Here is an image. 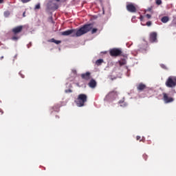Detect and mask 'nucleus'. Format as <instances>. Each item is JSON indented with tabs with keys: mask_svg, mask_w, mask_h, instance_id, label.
I'll list each match as a JSON object with an SVG mask.
<instances>
[{
	"mask_svg": "<svg viewBox=\"0 0 176 176\" xmlns=\"http://www.w3.org/2000/svg\"><path fill=\"white\" fill-rule=\"evenodd\" d=\"M91 30H93V24L89 23L84 25L78 30L72 29L63 32L61 35L63 36H68V35H71V36L73 37H78L82 36V35H85V34H87V32L91 31Z\"/></svg>",
	"mask_w": 176,
	"mask_h": 176,
	"instance_id": "nucleus-1",
	"label": "nucleus"
},
{
	"mask_svg": "<svg viewBox=\"0 0 176 176\" xmlns=\"http://www.w3.org/2000/svg\"><path fill=\"white\" fill-rule=\"evenodd\" d=\"M75 102L80 107H85V103L87 102V95L85 94H79Z\"/></svg>",
	"mask_w": 176,
	"mask_h": 176,
	"instance_id": "nucleus-2",
	"label": "nucleus"
},
{
	"mask_svg": "<svg viewBox=\"0 0 176 176\" xmlns=\"http://www.w3.org/2000/svg\"><path fill=\"white\" fill-rule=\"evenodd\" d=\"M165 85L166 87L170 89H174L176 86V77L175 76H169L166 80Z\"/></svg>",
	"mask_w": 176,
	"mask_h": 176,
	"instance_id": "nucleus-3",
	"label": "nucleus"
},
{
	"mask_svg": "<svg viewBox=\"0 0 176 176\" xmlns=\"http://www.w3.org/2000/svg\"><path fill=\"white\" fill-rule=\"evenodd\" d=\"M120 54H122V50L120 49L113 48L110 50V56L112 57H118Z\"/></svg>",
	"mask_w": 176,
	"mask_h": 176,
	"instance_id": "nucleus-4",
	"label": "nucleus"
},
{
	"mask_svg": "<svg viewBox=\"0 0 176 176\" xmlns=\"http://www.w3.org/2000/svg\"><path fill=\"white\" fill-rule=\"evenodd\" d=\"M163 100L165 104H170V102H173V101H174V98L168 97V94L166 93H163Z\"/></svg>",
	"mask_w": 176,
	"mask_h": 176,
	"instance_id": "nucleus-5",
	"label": "nucleus"
},
{
	"mask_svg": "<svg viewBox=\"0 0 176 176\" xmlns=\"http://www.w3.org/2000/svg\"><path fill=\"white\" fill-rule=\"evenodd\" d=\"M149 41L151 43H155L157 42V33L153 32L150 34Z\"/></svg>",
	"mask_w": 176,
	"mask_h": 176,
	"instance_id": "nucleus-6",
	"label": "nucleus"
},
{
	"mask_svg": "<svg viewBox=\"0 0 176 176\" xmlns=\"http://www.w3.org/2000/svg\"><path fill=\"white\" fill-rule=\"evenodd\" d=\"M126 10L131 13H135L137 12V8H135V6L133 3L126 5Z\"/></svg>",
	"mask_w": 176,
	"mask_h": 176,
	"instance_id": "nucleus-7",
	"label": "nucleus"
},
{
	"mask_svg": "<svg viewBox=\"0 0 176 176\" xmlns=\"http://www.w3.org/2000/svg\"><path fill=\"white\" fill-rule=\"evenodd\" d=\"M81 78L84 79V80H90V79H91V73L87 72L86 73L82 74Z\"/></svg>",
	"mask_w": 176,
	"mask_h": 176,
	"instance_id": "nucleus-8",
	"label": "nucleus"
},
{
	"mask_svg": "<svg viewBox=\"0 0 176 176\" xmlns=\"http://www.w3.org/2000/svg\"><path fill=\"white\" fill-rule=\"evenodd\" d=\"M21 31H23V25L15 27L12 30V32L14 35H17V34H20Z\"/></svg>",
	"mask_w": 176,
	"mask_h": 176,
	"instance_id": "nucleus-9",
	"label": "nucleus"
},
{
	"mask_svg": "<svg viewBox=\"0 0 176 176\" xmlns=\"http://www.w3.org/2000/svg\"><path fill=\"white\" fill-rule=\"evenodd\" d=\"M88 86L91 87V89H96L97 87V81L94 79H91L89 82L88 83Z\"/></svg>",
	"mask_w": 176,
	"mask_h": 176,
	"instance_id": "nucleus-10",
	"label": "nucleus"
},
{
	"mask_svg": "<svg viewBox=\"0 0 176 176\" xmlns=\"http://www.w3.org/2000/svg\"><path fill=\"white\" fill-rule=\"evenodd\" d=\"M145 89H146V85H145L143 83H140L138 86H137V89L139 91H142V90H145Z\"/></svg>",
	"mask_w": 176,
	"mask_h": 176,
	"instance_id": "nucleus-11",
	"label": "nucleus"
},
{
	"mask_svg": "<svg viewBox=\"0 0 176 176\" xmlns=\"http://www.w3.org/2000/svg\"><path fill=\"white\" fill-rule=\"evenodd\" d=\"M49 42L56 43V45H60V43H61V41H58L54 38H51L50 40H49Z\"/></svg>",
	"mask_w": 176,
	"mask_h": 176,
	"instance_id": "nucleus-12",
	"label": "nucleus"
},
{
	"mask_svg": "<svg viewBox=\"0 0 176 176\" xmlns=\"http://www.w3.org/2000/svg\"><path fill=\"white\" fill-rule=\"evenodd\" d=\"M170 20V18H168V16H163L162 19H161V21L162 23H168Z\"/></svg>",
	"mask_w": 176,
	"mask_h": 176,
	"instance_id": "nucleus-13",
	"label": "nucleus"
},
{
	"mask_svg": "<svg viewBox=\"0 0 176 176\" xmlns=\"http://www.w3.org/2000/svg\"><path fill=\"white\" fill-rule=\"evenodd\" d=\"M126 63L127 62L126 61V59H124V58L119 60V64H120V67H122V65H126Z\"/></svg>",
	"mask_w": 176,
	"mask_h": 176,
	"instance_id": "nucleus-14",
	"label": "nucleus"
},
{
	"mask_svg": "<svg viewBox=\"0 0 176 176\" xmlns=\"http://www.w3.org/2000/svg\"><path fill=\"white\" fill-rule=\"evenodd\" d=\"M104 63V60L102 59H98L96 61V65H101Z\"/></svg>",
	"mask_w": 176,
	"mask_h": 176,
	"instance_id": "nucleus-15",
	"label": "nucleus"
},
{
	"mask_svg": "<svg viewBox=\"0 0 176 176\" xmlns=\"http://www.w3.org/2000/svg\"><path fill=\"white\" fill-rule=\"evenodd\" d=\"M119 104H120V107H127V103L124 102V100H120Z\"/></svg>",
	"mask_w": 176,
	"mask_h": 176,
	"instance_id": "nucleus-16",
	"label": "nucleus"
},
{
	"mask_svg": "<svg viewBox=\"0 0 176 176\" xmlns=\"http://www.w3.org/2000/svg\"><path fill=\"white\" fill-rule=\"evenodd\" d=\"M112 94H118V92L116 90H113L109 93V96H112Z\"/></svg>",
	"mask_w": 176,
	"mask_h": 176,
	"instance_id": "nucleus-17",
	"label": "nucleus"
},
{
	"mask_svg": "<svg viewBox=\"0 0 176 176\" xmlns=\"http://www.w3.org/2000/svg\"><path fill=\"white\" fill-rule=\"evenodd\" d=\"M8 16H10V12L9 11L4 12V16L8 17Z\"/></svg>",
	"mask_w": 176,
	"mask_h": 176,
	"instance_id": "nucleus-18",
	"label": "nucleus"
},
{
	"mask_svg": "<svg viewBox=\"0 0 176 176\" xmlns=\"http://www.w3.org/2000/svg\"><path fill=\"white\" fill-rule=\"evenodd\" d=\"M48 21H50V23H52V24H54V21H53V16H50L48 19Z\"/></svg>",
	"mask_w": 176,
	"mask_h": 176,
	"instance_id": "nucleus-19",
	"label": "nucleus"
},
{
	"mask_svg": "<svg viewBox=\"0 0 176 176\" xmlns=\"http://www.w3.org/2000/svg\"><path fill=\"white\" fill-rule=\"evenodd\" d=\"M98 30L97 28H93L91 30V34H96Z\"/></svg>",
	"mask_w": 176,
	"mask_h": 176,
	"instance_id": "nucleus-20",
	"label": "nucleus"
},
{
	"mask_svg": "<svg viewBox=\"0 0 176 176\" xmlns=\"http://www.w3.org/2000/svg\"><path fill=\"white\" fill-rule=\"evenodd\" d=\"M34 9H41V4L40 3L36 4Z\"/></svg>",
	"mask_w": 176,
	"mask_h": 176,
	"instance_id": "nucleus-21",
	"label": "nucleus"
},
{
	"mask_svg": "<svg viewBox=\"0 0 176 176\" xmlns=\"http://www.w3.org/2000/svg\"><path fill=\"white\" fill-rule=\"evenodd\" d=\"M19 39V37L16 36H14L12 37V41H17Z\"/></svg>",
	"mask_w": 176,
	"mask_h": 176,
	"instance_id": "nucleus-22",
	"label": "nucleus"
},
{
	"mask_svg": "<svg viewBox=\"0 0 176 176\" xmlns=\"http://www.w3.org/2000/svg\"><path fill=\"white\" fill-rule=\"evenodd\" d=\"M157 5H162V0H156Z\"/></svg>",
	"mask_w": 176,
	"mask_h": 176,
	"instance_id": "nucleus-23",
	"label": "nucleus"
},
{
	"mask_svg": "<svg viewBox=\"0 0 176 176\" xmlns=\"http://www.w3.org/2000/svg\"><path fill=\"white\" fill-rule=\"evenodd\" d=\"M146 25H147L148 27H151V25H152V22H151V21H148V22H146Z\"/></svg>",
	"mask_w": 176,
	"mask_h": 176,
	"instance_id": "nucleus-24",
	"label": "nucleus"
},
{
	"mask_svg": "<svg viewBox=\"0 0 176 176\" xmlns=\"http://www.w3.org/2000/svg\"><path fill=\"white\" fill-rule=\"evenodd\" d=\"M30 1H31V0H21V2L23 3H27L30 2Z\"/></svg>",
	"mask_w": 176,
	"mask_h": 176,
	"instance_id": "nucleus-25",
	"label": "nucleus"
},
{
	"mask_svg": "<svg viewBox=\"0 0 176 176\" xmlns=\"http://www.w3.org/2000/svg\"><path fill=\"white\" fill-rule=\"evenodd\" d=\"M160 67L163 68V69H167V67H166L164 64H162Z\"/></svg>",
	"mask_w": 176,
	"mask_h": 176,
	"instance_id": "nucleus-26",
	"label": "nucleus"
},
{
	"mask_svg": "<svg viewBox=\"0 0 176 176\" xmlns=\"http://www.w3.org/2000/svg\"><path fill=\"white\" fill-rule=\"evenodd\" d=\"M65 93H72V89H66Z\"/></svg>",
	"mask_w": 176,
	"mask_h": 176,
	"instance_id": "nucleus-27",
	"label": "nucleus"
},
{
	"mask_svg": "<svg viewBox=\"0 0 176 176\" xmlns=\"http://www.w3.org/2000/svg\"><path fill=\"white\" fill-rule=\"evenodd\" d=\"M146 17H147V19H151V17H152V16L149 14H146Z\"/></svg>",
	"mask_w": 176,
	"mask_h": 176,
	"instance_id": "nucleus-28",
	"label": "nucleus"
},
{
	"mask_svg": "<svg viewBox=\"0 0 176 176\" xmlns=\"http://www.w3.org/2000/svg\"><path fill=\"white\" fill-rule=\"evenodd\" d=\"M143 157H144V160H146L148 159V155L144 154V155H143Z\"/></svg>",
	"mask_w": 176,
	"mask_h": 176,
	"instance_id": "nucleus-29",
	"label": "nucleus"
},
{
	"mask_svg": "<svg viewBox=\"0 0 176 176\" xmlns=\"http://www.w3.org/2000/svg\"><path fill=\"white\" fill-rule=\"evenodd\" d=\"M136 140L137 141H140V140H141V136H137Z\"/></svg>",
	"mask_w": 176,
	"mask_h": 176,
	"instance_id": "nucleus-30",
	"label": "nucleus"
},
{
	"mask_svg": "<svg viewBox=\"0 0 176 176\" xmlns=\"http://www.w3.org/2000/svg\"><path fill=\"white\" fill-rule=\"evenodd\" d=\"M140 19L141 21H142V20H144V16L142 15H141L140 16Z\"/></svg>",
	"mask_w": 176,
	"mask_h": 176,
	"instance_id": "nucleus-31",
	"label": "nucleus"
},
{
	"mask_svg": "<svg viewBox=\"0 0 176 176\" xmlns=\"http://www.w3.org/2000/svg\"><path fill=\"white\" fill-rule=\"evenodd\" d=\"M72 72H73V74H76V70L73 69V70H72Z\"/></svg>",
	"mask_w": 176,
	"mask_h": 176,
	"instance_id": "nucleus-32",
	"label": "nucleus"
},
{
	"mask_svg": "<svg viewBox=\"0 0 176 176\" xmlns=\"http://www.w3.org/2000/svg\"><path fill=\"white\" fill-rule=\"evenodd\" d=\"M0 3H3V0H0Z\"/></svg>",
	"mask_w": 176,
	"mask_h": 176,
	"instance_id": "nucleus-33",
	"label": "nucleus"
},
{
	"mask_svg": "<svg viewBox=\"0 0 176 176\" xmlns=\"http://www.w3.org/2000/svg\"><path fill=\"white\" fill-rule=\"evenodd\" d=\"M23 17H25V12H23Z\"/></svg>",
	"mask_w": 176,
	"mask_h": 176,
	"instance_id": "nucleus-34",
	"label": "nucleus"
},
{
	"mask_svg": "<svg viewBox=\"0 0 176 176\" xmlns=\"http://www.w3.org/2000/svg\"><path fill=\"white\" fill-rule=\"evenodd\" d=\"M0 59H1V60H3V56H1V57L0 58Z\"/></svg>",
	"mask_w": 176,
	"mask_h": 176,
	"instance_id": "nucleus-35",
	"label": "nucleus"
},
{
	"mask_svg": "<svg viewBox=\"0 0 176 176\" xmlns=\"http://www.w3.org/2000/svg\"><path fill=\"white\" fill-rule=\"evenodd\" d=\"M56 2H60V0H55Z\"/></svg>",
	"mask_w": 176,
	"mask_h": 176,
	"instance_id": "nucleus-36",
	"label": "nucleus"
},
{
	"mask_svg": "<svg viewBox=\"0 0 176 176\" xmlns=\"http://www.w3.org/2000/svg\"><path fill=\"white\" fill-rule=\"evenodd\" d=\"M151 8H148V11L151 12Z\"/></svg>",
	"mask_w": 176,
	"mask_h": 176,
	"instance_id": "nucleus-37",
	"label": "nucleus"
},
{
	"mask_svg": "<svg viewBox=\"0 0 176 176\" xmlns=\"http://www.w3.org/2000/svg\"><path fill=\"white\" fill-rule=\"evenodd\" d=\"M133 19H135V16H133L132 20H133Z\"/></svg>",
	"mask_w": 176,
	"mask_h": 176,
	"instance_id": "nucleus-38",
	"label": "nucleus"
}]
</instances>
